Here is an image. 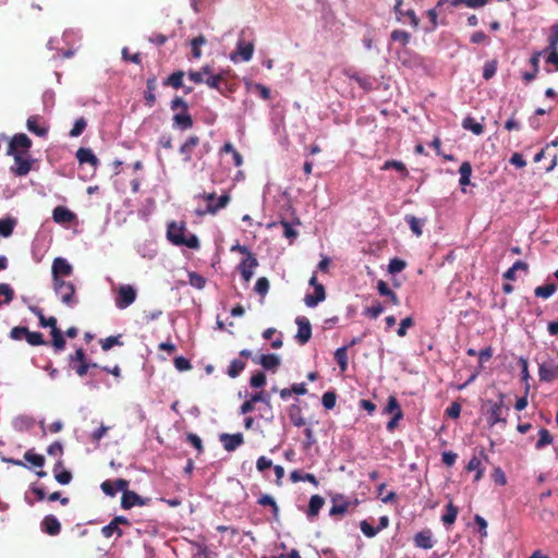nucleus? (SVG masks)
<instances>
[{
    "label": "nucleus",
    "mask_w": 558,
    "mask_h": 558,
    "mask_svg": "<svg viewBox=\"0 0 558 558\" xmlns=\"http://www.w3.org/2000/svg\"><path fill=\"white\" fill-rule=\"evenodd\" d=\"M167 238L174 245L186 246L193 250H197L199 247L198 238L195 234L186 235L184 225L170 222L168 225Z\"/></svg>",
    "instance_id": "obj_1"
},
{
    "label": "nucleus",
    "mask_w": 558,
    "mask_h": 558,
    "mask_svg": "<svg viewBox=\"0 0 558 558\" xmlns=\"http://www.w3.org/2000/svg\"><path fill=\"white\" fill-rule=\"evenodd\" d=\"M52 283L54 293L63 304L69 307H74L78 303V300L75 296V288L72 282L62 279L52 280Z\"/></svg>",
    "instance_id": "obj_2"
},
{
    "label": "nucleus",
    "mask_w": 558,
    "mask_h": 558,
    "mask_svg": "<svg viewBox=\"0 0 558 558\" xmlns=\"http://www.w3.org/2000/svg\"><path fill=\"white\" fill-rule=\"evenodd\" d=\"M254 53V43L253 40H245V31H241L239 34V38L236 41L235 50L230 54V59L233 62H238L239 60L248 62Z\"/></svg>",
    "instance_id": "obj_3"
},
{
    "label": "nucleus",
    "mask_w": 558,
    "mask_h": 558,
    "mask_svg": "<svg viewBox=\"0 0 558 558\" xmlns=\"http://www.w3.org/2000/svg\"><path fill=\"white\" fill-rule=\"evenodd\" d=\"M539 380L551 383L558 379V355L548 356L539 364L538 367Z\"/></svg>",
    "instance_id": "obj_4"
},
{
    "label": "nucleus",
    "mask_w": 558,
    "mask_h": 558,
    "mask_svg": "<svg viewBox=\"0 0 558 558\" xmlns=\"http://www.w3.org/2000/svg\"><path fill=\"white\" fill-rule=\"evenodd\" d=\"M137 291L131 284H121L114 299V304L119 310H124L136 300Z\"/></svg>",
    "instance_id": "obj_5"
},
{
    "label": "nucleus",
    "mask_w": 558,
    "mask_h": 558,
    "mask_svg": "<svg viewBox=\"0 0 558 558\" xmlns=\"http://www.w3.org/2000/svg\"><path fill=\"white\" fill-rule=\"evenodd\" d=\"M357 499L349 500L345 496L342 494H336L331 497V508L329 510L330 517H342L344 515L350 507H355L357 505Z\"/></svg>",
    "instance_id": "obj_6"
},
{
    "label": "nucleus",
    "mask_w": 558,
    "mask_h": 558,
    "mask_svg": "<svg viewBox=\"0 0 558 558\" xmlns=\"http://www.w3.org/2000/svg\"><path fill=\"white\" fill-rule=\"evenodd\" d=\"M490 404V409L488 411L487 421L490 425H495L497 423H506V416L508 414L509 409L504 405V395L499 396L498 402L488 401Z\"/></svg>",
    "instance_id": "obj_7"
},
{
    "label": "nucleus",
    "mask_w": 558,
    "mask_h": 558,
    "mask_svg": "<svg viewBox=\"0 0 558 558\" xmlns=\"http://www.w3.org/2000/svg\"><path fill=\"white\" fill-rule=\"evenodd\" d=\"M215 197H216L215 193L204 194V198L208 202V205H207V208L205 210H197V214L199 216H203L205 214L215 215L219 209L225 208L229 204V202H230V195L229 194H222L217 199V203H214V198Z\"/></svg>",
    "instance_id": "obj_8"
},
{
    "label": "nucleus",
    "mask_w": 558,
    "mask_h": 558,
    "mask_svg": "<svg viewBox=\"0 0 558 558\" xmlns=\"http://www.w3.org/2000/svg\"><path fill=\"white\" fill-rule=\"evenodd\" d=\"M31 146L32 141L29 140V137L24 133H20L12 137L9 144L8 154L13 156H15V154L23 155L29 149Z\"/></svg>",
    "instance_id": "obj_9"
},
{
    "label": "nucleus",
    "mask_w": 558,
    "mask_h": 558,
    "mask_svg": "<svg viewBox=\"0 0 558 558\" xmlns=\"http://www.w3.org/2000/svg\"><path fill=\"white\" fill-rule=\"evenodd\" d=\"M51 272L52 280H62L72 275L73 267L65 258L57 257L52 262Z\"/></svg>",
    "instance_id": "obj_10"
},
{
    "label": "nucleus",
    "mask_w": 558,
    "mask_h": 558,
    "mask_svg": "<svg viewBox=\"0 0 558 558\" xmlns=\"http://www.w3.org/2000/svg\"><path fill=\"white\" fill-rule=\"evenodd\" d=\"M402 3V0H396L395 13L397 20L402 23L409 22L414 28H416L418 26V19L412 9H403Z\"/></svg>",
    "instance_id": "obj_11"
},
{
    "label": "nucleus",
    "mask_w": 558,
    "mask_h": 558,
    "mask_svg": "<svg viewBox=\"0 0 558 558\" xmlns=\"http://www.w3.org/2000/svg\"><path fill=\"white\" fill-rule=\"evenodd\" d=\"M298 332L295 339L300 344H305L312 337V327L310 320L305 316H298L295 319Z\"/></svg>",
    "instance_id": "obj_12"
},
{
    "label": "nucleus",
    "mask_w": 558,
    "mask_h": 558,
    "mask_svg": "<svg viewBox=\"0 0 558 558\" xmlns=\"http://www.w3.org/2000/svg\"><path fill=\"white\" fill-rule=\"evenodd\" d=\"M257 266H258V262L253 254H248V256H246V258H244L240 263L239 270H240L241 276L245 282H248L252 279V277L254 275V269Z\"/></svg>",
    "instance_id": "obj_13"
},
{
    "label": "nucleus",
    "mask_w": 558,
    "mask_h": 558,
    "mask_svg": "<svg viewBox=\"0 0 558 558\" xmlns=\"http://www.w3.org/2000/svg\"><path fill=\"white\" fill-rule=\"evenodd\" d=\"M220 441L227 451H234L239 446L244 442L243 435L236 434H221Z\"/></svg>",
    "instance_id": "obj_14"
},
{
    "label": "nucleus",
    "mask_w": 558,
    "mask_h": 558,
    "mask_svg": "<svg viewBox=\"0 0 558 558\" xmlns=\"http://www.w3.org/2000/svg\"><path fill=\"white\" fill-rule=\"evenodd\" d=\"M41 531L48 535L56 536L61 531V524L59 520L52 515H46L40 524Z\"/></svg>",
    "instance_id": "obj_15"
},
{
    "label": "nucleus",
    "mask_w": 558,
    "mask_h": 558,
    "mask_svg": "<svg viewBox=\"0 0 558 558\" xmlns=\"http://www.w3.org/2000/svg\"><path fill=\"white\" fill-rule=\"evenodd\" d=\"M146 505V500L137 495L135 492L125 490L122 494L121 498V507L123 509H131L134 506H144Z\"/></svg>",
    "instance_id": "obj_16"
},
{
    "label": "nucleus",
    "mask_w": 558,
    "mask_h": 558,
    "mask_svg": "<svg viewBox=\"0 0 558 558\" xmlns=\"http://www.w3.org/2000/svg\"><path fill=\"white\" fill-rule=\"evenodd\" d=\"M75 218V214L64 206H57L52 211V219L57 223H71Z\"/></svg>",
    "instance_id": "obj_17"
},
{
    "label": "nucleus",
    "mask_w": 558,
    "mask_h": 558,
    "mask_svg": "<svg viewBox=\"0 0 558 558\" xmlns=\"http://www.w3.org/2000/svg\"><path fill=\"white\" fill-rule=\"evenodd\" d=\"M49 327H51V336H52V345L57 351H61L65 347V340L61 331L57 328V319L56 317L48 318Z\"/></svg>",
    "instance_id": "obj_18"
},
{
    "label": "nucleus",
    "mask_w": 558,
    "mask_h": 558,
    "mask_svg": "<svg viewBox=\"0 0 558 558\" xmlns=\"http://www.w3.org/2000/svg\"><path fill=\"white\" fill-rule=\"evenodd\" d=\"M255 363L260 364L265 369L275 372L280 365V359L276 354H262L253 359Z\"/></svg>",
    "instance_id": "obj_19"
},
{
    "label": "nucleus",
    "mask_w": 558,
    "mask_h": 558,
    "mask_svg": "<svg viewBox=\"0 0 558 558\" xmlns=\"http://www.w3.org/2000/svg\"><path fill=\"white\" fill-rule=\"evenodd\" d=\"M325 299H326L325 288L323 284H320V286H316V288H314L313 294L305 295L304 302H305L306 306L315 307L320 302H323Z\"/></svg>",
    "instance_id": "obj_20"
},
{
    "label": "nucleus",
    "mask_w": 558,
    "mask_h": 558,
    "mask_svg": "<svg viewBox=\"0 0 558 558\" xmlns=\"http://www.w3.org/2000/svg\"><path fill=\"white\" fill-rule=\"evenodd\" d=\"M173 128L180 129V130H189L193 126V119L191 114L186 111H181L179 113H175L173 116Z\"/></svg>",
    "instance_id": "obj_21"
},
{
    "label": "nucleus",
    "mask_w": 558,
    "mask_h": 558,
    "mask_svg": "<svg viewBox=\"0 0 558 558\" xmlns=\"http://www.w3.org/2000/svg\"><path fill=\"white\" fill-rule=\"evenodd\" d=\"M199 144V137L196 135L190 136L184 144L180 147V154L183 155V161L189 162L192 158L193 149Z\"/></svg>",
    "instance_id": "obj_22"
},
{
    "label": "nucleus",
    "mask_w": 558,
    "mask_h": 558,
    "mask_svg": "<svg viewBox=\"0 0 558 558\" xmlns=\"http://www.w3.org/2000/svg\"><path fill=\"white\" fill-rule=\"evenodd\" d=\"M31 170V162L29 160L23 158L22 155L15 154L14 156V167L12 168V171L19 175L23 177L26 175Z\"/></svg>",
    "instance_id": "obj_23"
},
{
    "label": "nucleus",
    "mask_w": 558,
    "mask_h": 558,
    "mask_svg": "<svg viewBox=\"0 0 558 558\" xmlns=\"http://www.w3.org/2000/svg\"><path fill=\"white\" fill-rule=\"evenodd\" d=\"M76 158L80 163H89L94 167H96L98 163V159H97L96 155L89 148H84V147L78 148L76 151Z\"/></svg>",
    "instance_id": "obj_24"
},
{
    "label": "nucleus",
    "mask_w": 558,
    "mask_h": 558,
    "mask_svg": "<svg viewBox=\"0 0 558 558\" xmlns=\"http://www.w3.org/2000/svg\"><path fill=\"white\" fill-rule=\"evenodd\" d=\"M414 543L420 548L430 549L434 546L432 533L429 531H423L417 533L414 537Z\"/></svg>",
    "instance_id": "obj_25"
},
{
    "label": "nucleus",
    "mask_w": 558,
    "mask_h": 558,
    "mask_svg": "<svg viewBox=\"0 0 558 558\" xmlns=\"http://www.w3.org/2000/svg\"><path fill=\"white\" fill-rule=\"evenodd\" d=\"M377 290H378V293L381 295V296H387L389 299V301L393 304V305H399L400 304V301H399V298L397 296V294L388 287V284L383 281V280H379L377 282Z\"/></svg>",
    "instance_id": "obj_26"
},
{
    "label": "nucleus",
    "mask_w": 558,
    "mask_h": 558,
    "mask_svg": "<svg viewBox=\"0 0 558 558\" xmlns=\"http://www.w3.org/2000/svg\"><path fill=\"white\" fill-rule=\"evenodd\" d=\"M325 500L319 495H313L310 499L307 517L314 518L318 514L319 510L323 508Z\"/></svg>",
    "instance_id": "obj_27"
},
{
    "label": "nucleus",
    "mask_w": 558,
    "mask_h": 558,
    "mask_svg": "<svg viewBox=\"0 0 558 558\" xmlns=\"http://www.w3.org/2000/svg\"><path fill=\"white\" fill-rule=\"evenodd\" d=\"M39 117L38 116H32L27 119L26 126L27 130L37 136H46L48 130L47 128L39 126L38 124Z\"/></svg>",
    "instance_id": "obj_28"
},
{
    "label": "nucleus",
    "mask_w": 558,
    "mask_h": 558,
    "mask_svg": "<svg viewBox=\"0 0 558 558\" xmlns=\"http://www.w3.org/2000/svg\"><path fill=\"white\" fill-rule=\"evenodd\" d=\"M62 466V461H58L54 465L53 473L56 481L61 485H68L72 481V474L68 470L58 471Z\"/></svg>",
    "instance_id": "obj_29"
},
{
    "label": "nucleus",
    "mask_w": 558,
    "mask_h": 558,
    "mask_svg": "<svg viewBox=\"0 0 558 558\" xmlns=\"http://www.w3.org/2000/svg\"><path fill=\"white\" fill-rule=\"evenodd\" d=\"M289 417L295 426L305 425V418L302 415L301 408L298 404H292L288 410Z\"/></svg>",
    "instance_id": "obj_30"
},
{
    "label": "nucleus",
    "mask_w": 558,
    "mask_h": 558,
    "mask_svg": "<svg viewBox=\"0 0 558 558\" xmlns=\"http://www.w3.org/2000/svg\"><path fill=\"white\" fill-rule=\"evenodd\" d=\"M462 126L463 129L471 131L475 135H481L484 131V126L472 117H466L462 121Z\"/></svg>",
    "instance_id": "obj_31"
},
{
    "label": "nucleus",
    "mask_w": 558,
    "mask_h": 558,
    "mask_svg": "<svg viewBox=\"0 0 558 558\" xmlns=\"http://www.w3.org/2000/svg\"><path fill=\"white\" fill-rule=\"evenodd\" d=\"M146 88H147V90L145 92L146 104L149 107H153L155 105V101H156V95H155L156 77H150V78L147 80Z\"/></svg>",
    "instance_id": "obj_32"
},
{
    "label": "nucleus",
    "mask_w": 558,
    "mask_h": 558,
    "mask_svg": "<svg viewBox=\"0 0 558 558\" xmlns=\"http://www.w3.org/2000/svg\"><path fill=\"white\" fill-rule=\"evenodd\" d=\"M459 173H460V180H459L460 185H462V186L469 185L470 178L472 174L471 163L469 161L462 162L459 168Z\"/></svg>",
    "instance_id": "obj_33"
},
{
    "label": "nucleus",
    "mask_w": 558,
    "mask_h": 558,
    "mask_svg": "<svg viewBox=\"0 0 558 558\" xmlns=\"http://www.w3.org/2000/svg\"><path fill=\"white\" fill-rule=\"evenodd\" d=\"M557 291V284L547 283L545 286L536 287L534 290V294L537 298L548 299Z\"/></svg>",
    "instance_id": "obj_34"
},
{
    "label": "nucleus",
    "mask_w": 558,
    "mask_h": 558,
    "mask_svg": "<svg viewBox=\"0 0 558 558\" xmlns=\"http://www.w3.org/2000/svg\"><path fill=\"white\" fill-rule=\"evenodd\" d=\"M335 360L340 369L344 372L348 367V347L338 348L335 352Z\"/></svg>",
    "instance_id": "obj_35"
},
{
    "label": "nucleus",
    "mask_w": 558,
    "mask_h": 558,
    "mask_svg": "<svg viewBox=\"0 0 558 558\" xmlns=\"http://www.w3.org/2000/svg\"><path fill=\"white\" fill-rule=\"evenodd\" d=\"M458 512H459L458 508L456 506H453L452 502H449L447 505L446 513L441 517L442 523L445 525L453 524L457 519Z\"/></svg>",
    "instance_id": "obj_36"
},
{
    "label": "nucleus",
    "mask_w": 558,
    "mask_h": 558,
    "mask_svg": "<svg viewBox=\"0 0 558 558\" xmlns=\"http://www.w3.org/2000/svg\"><path fill=\"white\" fill-rule=\"evenodd\" d=\"M405 221L409 223V227L411 229V231L416 235V236H421L422 235V227H423V220L416 218L415 216H412V215H407L405 216Z\"/></svg>",
    "instance_id": "obj_37"
},
{
    "label": "nucleus",
    "mask_w": 558,
    "mask_h": 558,
    "mask_svg": "<svg viewBox=\"0 0 558 558\" xmlns=\"http://www.w3.org/2000/svg\"><path fill=\"white\" fill-rule=\"evenodd\" d=\"M257 502L260 506H269V507H271L275 519L276 520L278 519L279 508H278V505H277L276 500L274 499V497H271L270 495H262L258 498Z\"/></svg>",
    "instance_id": "obj_38"
},
{
    "label": "nucleus",
    "mask_w": 558,
    "mask_h": 558,
    "mask_svg": "<svg viewBox=\"0 0 558 558\" xmlns=\"http://www.w3.org/2000/svg\"><path fill=\"white\" fill-rule=\"evenodd\" d=\"M245 368V363L239 359H234L231 361L229 368H228V375L231 378H235L240 375V373Z\"/></svg>",
    "instance_id": "obj_39"
},
{
    "label": "nucleus",
    "mask_w": 558,
    "mask_h": 558,
    "mask_svg": "<svg viewBox=\"0 0 558 558\" xmlns=\"http://www.w3.org/2000/svg\"><path fill=\"white\" fill-rule=\"evenodd\" d=\"M101 534L106 538H110L113 534H117L118 537H121L123 535V532L119 525L111 521L109 524L102 526Z\"/></svg>",
    "instance_id": "obj_40"
},
{
    "label": "nucleus",
    "mask_w": 558,
    "mask_h": 558,
    "mask_svg": "<svg viewBox=\"0 0 558 558\" xmlns=\"http://www.w3.org/2000/svg\"><path fill=\"white\" fill-rule=\"evenodd\" d=\"M481 460L477 457H472L466 465L468 471H476L474 481L477 482L483 476V470L481 469Z\"/></svg>",
    "instance_id": "obj_41"
},
{
    "label": "nucleus",
    "mask_w": 558,
    "mask_h": 558,
    "mask_svg": "<svg viewBox=\"0 0 558 558\" xmlns=\"http://www.w3.org/2000/svg\"><path fill=\"white\" fill-rule=\"evenodd\" d=\"M15 226V220L11 218L0 219V234L2 236H9L12 234Z\"/></svg>",
    "instance_id": "obj_42"
},
{
    "label": "nucleus",
    "mask_w": 558,
    "mask_h": 558,
    "mask_svg": "<svg viewBox=\"0 0 558 558\" xmlns=\"http://www.w3.org/2000/svg\"><path fill=\"white\" fill-rule=\"evenodd\" d=\"M25 340L33 347L45 344L43 335L37 331H31L27 329V333H25Z\"/></svg>",
    "instance_id": "obj_43"
},
{
    "label": "nucleus",
    "mask_w": 558,
    "mask_h": 558,
    "mask_svg": "<svg viewBox=\"0 0 558 558\" xmlns=\"http://www.w3.org/2000/svg\"><path fill=\"white\" fill-rule=\"evenodd\" d=\"M24 459L38 468H43L45 464V458L41 454L34 453L32 450L25 452Z\"/></svg>",
    "instance_id": "obj_44"
},
{
    "label": "nucleus",
    "mask_w": 558,
    "mask_h": 558,
    "mask_svg": "<svg viewBox=\"0 0 558 558\" xmlns=\"http://www.w3.org/2000/svg\"><path fill=\"white\" fill-rule=\"evenodd\" d=\"M183 75L184 73L182 71H178L172 73L167 81L165 82V85L172 86L173 88H180L183 85Z\"/></svg>",
    "instance_id": "obj_45"
},
{
    "label": "nucleus",
    "mask_w": 558,
    "mask_h": 558,
    "mask_svg": "<svg viewBox=\"0 0 558 558\" xmlns=\"http://www.w3.org/2000/svg\"><path fill=\"white\" fill-rule=\"evenodd\" d=\"M223 82L222 74L209 75L206 77L205 83L214 89H217L220 93H223L221 83Z\"/></svg>",
    "instance_id": "obj_46"
},
{
    "label": "nucleus",
    "mask_w": 558,
    "mask_h": 558,
    "mask_svg": "<svg viewBox=\"0 0 558 558\" xmlns=\"http://www.w3.org/2000/svg\"><path fill=\"white\" fill-rule=\"evenodd\" d=\"M206 38L203 35L197 36L191 43L193 57L198 59L202 56L201 46L206 44Z\"/></svg>",
    "instance_id": "obj_47"
},
{
    "label": "nucleus",
    "mask_w": 558,
    "mask_h": 558,
    "mask_svg": "<svg viewBox=\"0 0 558 558\" xmlns=\"http://www.w3.org/2000/svg\"><path fill=\"white\" fill-rule=\"evenodd\" d=\"M391 168H393L397 171L401 172L403 175H408V170H407L404 163L401 162V161H398V160H387L383 165V167H381L383 170H389Z\"/></svg>",
    "instance_id": "obj_48"
},
{
    "label": "nucleus",
    "mask_w": 558,
    "mask_h": 558,
    "mask_svg": "<svg viewBox=\"0 0 558 558\" xmlns=\"http://www.w3.org/2000/svg\"><path fill=\"white\" fill-rule=\"evenodd\" d=\"M558 45V23L550 27V35L548 36V46L546 50H556Z\"/></svg>",
    "instance_id": "obj_49"
},
{
    "label": "nucleus",
    "mask_w": 558,
    "mask_h": 558,
    "mask_svg": "<svg viewBox=\"0 0 558 558\" xmlns=\"http://www.w3.org/2000/svg\"><path fill=\"white\" fill-rule=\"evenodd\" d=\"M189 283L192 287L201 290L205 287L206 279L197 272H190L189 274Z\"/></svg>",
    "instance_id": "obj_50"
},
{
    "label": "nucleus",
    "mask_w": 558,
    "mask_h": 558,
    "mask_svg": "<svg viewBox=\"0 0 558 558\" xmlns=\"http://www.w3.org/2000/svg\"><path fill=\"white\" fill-rule=\"evenodd\" d=\"M551 441H553V437H551L550 433L547 429L542 428L539 430V438H538L535 447H536V449H542L543 447L551 444Z\"/></svg>",
    "instance_id": "obj_51"
},
{
    "label": "nucleus",
    "mask_w": 558,
    "mask_h": 558,
    "mask_svg": "<svg viewBox=\"0 0 558 558\" xmlns=\"http://www.w3.org/2000/svg\"><path fill=\"white\" fill-rule=\"evenodd\" d=\"M391 39L393 41L401 43L402 46H405L410 41V34L408 32H405V31L395 29L391 33Z\"/></svg>",
    "instance_id": "obj_52"
},
{
    "label": "nucleus",
    "mask_w": 558,
    "mask_h": 558,
    "mask_svg": "<svg viewBox=\"0 0 558 558\" xmlns=\"http://www.w3.org/2000/svg\"><path fill=\"white\" fill-rule=\"evenodd\" d=\"M385 412L389 413V414H393V415L396 413L402 414L401 408H400L396 397L390 396L388 398V402H387V405L385 408Z\"/></svg>",
    "instance_id": "obj_53"
},
{
    "label": "nucleus",
    "mask_w": 558,
    "mask_h": 558,
    "mask_svg": "<svg viewBox=\"0 0 558 558\" xmlns=\"http://www.w3.org/2000/svg\"><path fill=\"white\" fill-rule=\"evenodd\" d=\"M86 124L87 123H86V120L84 118L77 119L75 121L72 130L70 131V136H72V137L80 136L84 132V130L86 128Z\"/></svg>",
    "instance_id": "obj_54"
},
{
    "label": "nucleus",
    "mask_w": 558,
    "mask_h": 558,
    "mask_svg": "<svg viewBox=\"0 0 558 558\" xmlns=\"http://www.w3.org/2000/svg\"><path fill=\"white\" fill-rule=\"evenodd\" d=\"M336 393L332 391H327L323 395L322 403L327 410H331L336 405Z\"/></svg>",
    "instance_id": "obj_55"
},
{
    "label": "nucleus",
    "mask_w": 558,
    "mask_h": 558,
    "mask_svg": "<svg viewBox=\"0 0 558 558\" xmlns=\"http://www.w3.org/2000/svg\"><path fill=\"white\" fill-rule=\"evenodd\" d=\"M407 264L404 260L399 258H393L390 260L388 265V270L390 274H398L405 268Z\"/></svg>",
    "instance_id": "obj_56"
},
{
    "label": "nucleus",
    "mask_w": 558,
    "mask_h": 558,
    "mask_svg": "<svg viewBox=\"0 0 558 558\" xmlns=\"http://www.w3.org/2000/svg\"><path fill=\"white\" fill-rule=\"evenodd\" d=\"M254 289L260 295L267 294V292L269 290V281H268V279L265 278V277L258 278L256 283H255V288Z\"/></svg>",
    "instance_id": "obj_57"
},
{
    "label": "nucleus",
    "mask_w": 558,
    "mask_h": 558,
    "mask_svg": "<svg viewBox=\"0 0 558 558\" xmlns=\"http://www.w3.org/2000/svg\"><path fill=\"white\" fill-rule=\"evenodd\" d=\"M120 336H110L101 341V349L104 351L110 350L113 345H121Z\"/></svg>",
    "instance_id": "obj_58"
},
{
    "label": "nucleus",
    "mask_w": 558,
    "mask_h": 558,
    "mask_svg": "<svg viewBox=\"0 0 558 558\" xmlns=\"http://www.w3.org/2000/svg\"><path fill=\"white\" fill-rule=\"evenodd\" d=\"M360 527L363 534L367 537H374L379 532V529L374 527L366 520H363L360 523Z\"/></svg>",
    "instance_id": "obj_59"
},
{
    "label": "nucleus",
    "mask_w": 558,
    "mask_h": 558,
    "mask_svg": "<svg viewBox=\"0 0 558 558\" xmlns=\"http://www.w3.org/2000/svg\"><path fill=\"white\" fill-rule=\"evenodd\" d=\"M0 295L4 296V303H10L13 300L14 291L8 283H0Z\"/></svg>",
    "instance_id": "obj_60"
},
{
    "label": "nucleus",
    "mask_w": 558,
    "mask_h": 558,
    "mask_svg": "<svg viewBox=\"0 0 558 558\" xmlns=\"http://www.w3.org/2000/svg\"><path fill=\"white\" fill-rule=\"evenodd\" d=\"M250 384L254 388H260L266 384V376L263 372H257L254 374L251 379Z\"/></svg>",
    "instance_id": "obj_61"
},
{
    "label": "nucleus",
    "mask_w": 558,
    "mask_h": 558,
    "mask_svg": "<svg viewBox=\"0 0 558 558\" xmlns=\"http://www.w3.org/2000/svg\"><path fill=\"white\" fill-rule=\"evenodd\" d=\"M384 312V306L380 303H375L365 310V315L376 319Z\"/></svg>",
    "instance_id": "obj_62"
},
{
    "label": "nucleus",
    "mask_w": 558,
    "mask_h": 558,
    "mask_svg": "<svg viewBox=\"0 0 558 558\" xmlns=\"http://www.w3.org/2000/svg\"><path fill=\"white\" fill-rule=\"evenodd\" d=\"M174 366L180 372L189 371L192 368L191 362L183 356H178L174 359Z\"/></svg>",
    "instance_id": "obj_63"
},
{
    "label": "nucleus",
    "mask_w": 558,
    "mask_h": 558,
    "mask_svg": "<svg viewBox=\"0 0 558 558\" xmlns=\"http://www.w3.org/2000/svg\"><path fill=\"white\" fill-rule=\"evenodd\" d=\"M414 324L412 317H405L401 320L400 326L397 330V335L399 337H404L407 335L408 328L412 327Z\"/></svg>",
    "instance_id": "obj_64"
}]
</instances>
